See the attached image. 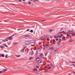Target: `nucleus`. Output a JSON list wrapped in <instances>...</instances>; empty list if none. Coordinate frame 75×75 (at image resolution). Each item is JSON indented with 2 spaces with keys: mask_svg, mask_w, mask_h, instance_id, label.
Segmentation results:
<instances>
[{
  "mask_svg": "<svg viewBox=\"0 0 75 75\" xmlns=\"http://www.w3.org/2000/svg\"><path fill=\"white\" fill-rule=\"evenodd\" d=\"M49 59H51V56H50L49 57Z\"/></svg>",
  "mask_w": 75,
  "mask_h": 75,
  "instance_id": "44",
  "label": "nucleus"
},
{
  "mask_svg": "<svg viewBox=\"0 0 75 75\" xmlns=\"http://www.w3.org/2000/svg\"><path fill=\"white\" fill-rule=\"evenodd\" d=\"M72 31H69L67 32V33H69V34H71V33H72Z\"/></svg>",
  "mask_w": 75,
  "mask_h": 75,
  "instance_id": "15",
  "label": "nucleus"
},
{
  "mask_svg": "<svg viewBox=\"0 0 75 75\" xmlns=\"http://www.w3.org/2000/svg\"><path fill=\"white\" fill-rule=\"evenodd\" d=\"M61 37L60 36L59 37V38H61Z\"/></svg>",
  "mask_w": 75,
  "mask_h": 75,
  "instance_id": "56",
  "label": "nucleus"
},
{
  "mask_svg": "<svg viewBox=\"0 0 75 75\" xmlns=\"http://www.w3.org/2000/svg\"><path fill=\"white\" fill-rule=\"evenodd\" d=\"M61 43V41H60L57 43V44L58 45H60Z\"/></svg>",
  "mask_w": 75,
  "mask_h": 75,
  "instance_id": "7",
  "label": "nucleus"
},
{
  "mask_svg": "<svg viewBox=\"0 0 75 75\" xmlns=\"http://www.w3.org/2000/svg\"><path fill=\"white\" fill-rule=\"evenodd\" d=\"M58 49H55V50H54V52H55V51H57V50H58Z\"/></svg>",
  "mask_w": 75,
  "mask_h": 75,
  "instance_id": "30",
  "label": "nucleus"
},
{
  "mask_svg": "<svg viewBox=\"0 0 75 75\" xmlns=\"http://www.w3.org/2000/svg\"><path fill=\"white\" fill-rule=\"evenodd\" d=\"M62 33H65V32L64 31H63Z\"/></svg>",
  "mask_w": 75,
  "mask_h": 75,
  "instance_id": "64",
  "label": "nucleus"
},
{
  "mask_svg": "<svg viewBox=\"0 0 75 75\" xmlns=\"http://www.w3.org/2000/svg\"><path fill=\"white\" fill-rule=\"evenodd\" d=\"M30 55H33V52L32 51H31L30 52Z\"/></svg>",
  "mask_w": 75,
  "mask_h": 75,
  "instance_id": "11",
  "label": "nucleus"
},
{
  "mask_svg": "<svg viewBox=\"0 0 75 75\" xmlns=\"http://www.w3.org/2000/svg\"><path fill=\"white\" fill-rule=\"evenodd\" d=\"M50 45L48 44H47L45 45V46L46 47H48Z\"/></svg>",
  "mask_w": 75,
  "mask_h": 75,
  "instance_id": "10",
  "label": "nucleus"
},
{
  "mask_svg": "<svg viewBox=\"0 0 75 75\" xmlns=\"http://www.w3.org/2000/svg\"><path fill=\"white\" fill-rule=\"evenodd\" d=\"M20 55H18V56L17 55H16V57H20Z\"/></svg>",
  "mask_w": 75,
  "mask_h": 75,
  "instance_id": "24",
  "label": "nucleus"
},
{
  "mask_svg": "<svg viewBox=\"0 0 75 75\" xmlns=\"http://www.w3.org/2000/svg\"><path fill=\"white\" fill-rule=\"evenodd\" d=\"M47 54V53H46L45 54V56H46Z\"/></svg>",
  "mask_w": 75,
  "mask_h": 75,
  "instance_id": "45",
  "label": "nucleus"
},
{
  "mask_svg": "<svg viewBox=\"0 0 75 75\" xmlns=\"http://www.w3.org/2000/svg\"><path fill=\"white\" fill-rule=\"evenodd\" d=\"M47 67H48V66H45V68H47Z\"/></svg>",
  "mask_w": 75,
  "mask_h": 75,
  "instance_id": "50",
  "label": "nucleus"
},
{
  "mask_svg": "<svg viewBox=\"0 0 75 75\" xmlns=\"http://www.w3.org/2000/svg\"><path fill=\"white\" fill-rule=\"evenodd\" d=\"M29 44H31V43H33V42H34V40H29Z\"/></svg>",
  "mask_w": 75,
  "mask_h": 75,
  "instance_id": "2",
  "label": "nucleus"
},
{
  "mask_svg": "<svg viewBox=\"0 0 75 75\" xmlns=\"http://www.w3.org/2000/svg\"><path fill=\"white\" fill-rule=\"evenodd\" d=\"M2 41H3V42H5L6 41H5V40H2Z\"/></svg>",
  "mask_w": 75,
  "mask_h": 75,
  "instance_id": "35",
  "label": "nucleus"
},
{
  "mask_svg": "<svg viewBox=\"0 0 75 75\" xmlns=\"http://www.w3.org/2000/svg\"><path fill=\"white\" fill-rule=\"evenodd\" d=\"M54 38H57V36H54Z\"/></svg>",
  "mask_w": 75,
  "mask_h": 75,
  "instance_id": "48",
  "label": "nucleus"
},
{
  "mask_svg": "<svg viewBox=\"0 0 75 75\" xmlns=\"http://www.w3.org/2000/svg\"><path fill=\"white\" fill-rule=\"evenodd\" d=\"M36 59H40V58H39V57H38Z\"/></svg>",
  "mask_w": 75,
  "mask_h": 75,
  "instance_id": "55",
  "label": "nucleus"
},
{
  "mask_svg": "<svg viewBox=\"0 0 75 75\" xmlns=\"http://www.w3.org/2000/svg\"><path fill=\"white\" fill-rule=\"evenodd\" d=\"M25 4H27V3H26V2H25Z\"/></svg>",
  "mask_w": 75,
  "mask_h": 75,
  "instance_id": "52",
  "label": "nucleus"
},
{
  "mask_svg": "<svg viewBox=\"0 0 75 75\" xmlns=\"http://www.w3.org/2000/svg\"><path fill=\"white\" fill-rule=\"evenodd\" d=\"M1 57H4V54H1Z\"/></svg>",
  "mask_w": 75,
  "mask_h": 75,
  "instance_id": "19",
  "label": "nucleus"
},
{
  "mask_svg": "<svg viewBox=\"0 0 75 75\" xmlns=\"http://www.w3.org/2000/svg\"><path fill=\"white\" fill-rule=\"evenodd\" d=\"M3 71H7V69H4L3 70Z\"/></svg>",
  "mask_w": 75,
  "mask_h": 75,
  "instance_id": "20",
  "label": "nucleus"
},
{
  "mask_svg": "<svg viewBox=\"0 0 75 75\" xmlns=\"http://www.w3.org/2000/svg\"><path fill=\"white\" fill-rule=\"evenodd\" d=\"M22 1H25V0H22Z\"/></svg>",
  "mask_w": 75,
  "mask_h": 75,
  "instance_id": "63",
  "label": "nucleus"
},
{
  "mask_svg": "<svg viewBox=\"0 0 75 75\" xmlns=\"http://www.w3.org/2000/svg\"><path fill=\"white\" fill-rule=\"evenodd\" d=\"M34 50H36V47H35L34 48Z\"/></svg>",
  "mask_w": 75,
  "mask_h": 75,
  "instance_id": "27",
  "label": "nucleus"
},
{
  "mask_svg": "<svg viewBox=\"0 0 75 75\" xmlns=\"http://www.w3.org/2000/svg\"><path fill=\"white\" fill-rule=\"evenodd\" d=\"M31 2H29L28 4H31Z\"/></svg>",
  "mask_w": 75,
  "mask_h": 75,
  "instance_id": "36",
  "label": "nucleus"
},
{
  "mask_svg": "<svg viewBox=\"0 0 75 75\" xmlns=\"http://www.w3.org/2000/svg\"><path fill=\"white\" fill-rule=\"evenodd\" d=\"M24 49H25V47H24V49H23L22 50L23 52H24Z\"/></svg>",
  "mask_w": 75,
  "mask_h": 75,
  "instance_id": "23",
  "label": "nucleus"
},
{
  "mask_svg": "<svg viewBox=\"0 0 75 75\" xmlns=\"http://www.w3.org/2000/svg\"><path fill=\"white\" fill-rule=\"evenodd\" d=\"M67 37H69V36H70V35L67 34Z\"/></svg>",
  "mask_w": 75,
  "mask_h": 75,
  "instance_id": "28",
  "label": "nucleus"
},
{
  "mask_svg": "<svg viewBox=\"0 0 75 75\" xmlns=\"http://www.w3.org/2000/svg\"><path fill=\"white\" fill-rule=\"evenodd\" d=\"M14 44H17V43H14Z\"/></svg>",
  "mask_w": 75,
  "mask_h": 75,
  "instance_id": "49",
  "label": "nucleus"
},
{
  "mask_svg": "<svg viewBox=\"0 0 75 75\" xmlns=\"http://www.w3.org/2000/svg\"><path fill=\"white\" fill-rule=\"evenodd\" d=\"M0 48H3V47L2 46H1L0 47Z\"/></svg>",
  "mask_w": 75,
  "mask_h": 75,
  "instance_id": "58",
  "label": "nucleus"
},
{
  "mask_svg": "<svg viewBox=\"0 0 75 75\" xmlns=\"http://www.w3.org/2000/svg\"><path fill=\"white\" fill-rule=\"evenodd\" d=\"M62 35H63L62 34H61L60 36V37H62Z\"/></svg>",
  "mask_w": 75,
  "mask_h": 75,
  "instance_id": "26",
  "label": "nucleus"
},
{
  "mask_svg": "<svg viewBox=\"0 0 75 75\" xmlns=\"http://www.w3.org/2000/svg\"><path fill=\"white\" fill-rule=\"evenodd\" d=\"M33 70L34 71H37V69H35V68H34L33 69Z\"/></svg>",
  "mask_w": 75,
  "mask_h": 75,
  "instance_id": "16",
  "label": "nucleus"
},
{
  "mask_svg": "<svg viewBox=\"0 0 75 75\" xmlns=\"http://www.w3.org/2000/svg\"><path fill=\"white\" fill-rule=\"evenodd\" d=\"M73 74H75V71L73 72Z\"/></svg>",
  "mask_w": 75,
  "mask_h": 75,
  "instance_id": "57",
  "label": "nucleus"
},
{
  "mask_svg": "<svg viewBox=\"0 0 75 75\" xmlns=\"http://www.w3.org/2000/svg\"><path fill=\"white\" fill-rule=\"evenodd\" d=\"M53 42H55V39L53 40Z\"/></svg>",
  "mask_w": 75,
  "mask_h": 75,
  "instance_id": "32",
  "label": "nucleus"
},
{
  "mask_svg": "<svg viewBox=\"0 0 75 75\" xmlns=\"http://www.w3.org/2000/svg\"><path fill=\"white\" fill-rule=\"evenodd\" d=\"M38 52V51H37V50L36 51V54H37Z\"/></svg>",
  "mask_w": 75,
  "mask_h": 75,
  "instance_id": "54",
  "label": "nucleus"
},
{
  "mask_svg": "<svg viewBox=\"0 0 75 75\" xmlns=\"http://www.w3.org/2000/svg\"><path fill=\"white\" fill-rule=\"evenodd\" d=\"M44 37H47V36L46 35H45L44 36Z\"/></svg>",
  "mask_w": 75,
  "mask_h": 75,
  "instance_id": "38",
  "label": "nucleus"
},
{
  "mask_svg": "<svg viewBox=\"0 0 75 75\" xmlns=\"http://www.w3.org/2000/svg\"><path fill=\"white\" fill-rule=\"evenodd\" d=\"M47 41H50V39H49V38H47Z\"/></svg>",
  "mask_w": 75,
  "mask_h": 75,
  "instance_id": "33",
  "label": "nucleus"
},
{
  "mask_svg": "<svg viewBox=\"0 0 75 75\" xmlns=\"http://www.w3.org/2000/svg\"><path fill=\"white\" fill-rule=\"evenodd\" d=\"M49 50H53L54 47H51L50 48Z\"/></svg>",
  "mask_w": 75,
  "mask_h": 75,
  "instance_id": "8",
  "label": "nucleus"
},
{
  "mask_svg": "<svg viewBox=\"0 0 75 75\" xmlns=\"http://www.w3.org/2000/svg\"><path fill=\"white\" fill-rule=\"evenodd\" d=\"M5 71H0V74H3V73H4Z\"/></svg>",
  "mask_w": 75,
  "mask_h": 75,
  "instance_id": "13",
  "label": "nucleus"
},
{
  "mask_svg": "<svg viewBox=\"0 0 75 75\" xmlns=\"http://www.w3.org/2000/svg\"><path fill=\"white\" fill-rule=\"evenodd\" d=\"M23 26H24V25H21L20 26H19V27H23Z\"/></svg>",
  "mask_w": 75,
  "mask_h": 75,
  "instance_id": "22",
  "label": "nucleus"
},
{
  "mask_svg": "<svg viewBox=\"0 0 75 75\" xmlns=\"http://www.w3.org/2000/svg\"><path fill=\"white\" fill-rule=\"evenodd\" d=\"M39 44H41V42H39Z\"/></svg>",
  "mask_w": 75,
  "mask_h": 75,
  "instance_id": "41",
  "label": "nucleus"
},
{
  "mask_svg": "<svg viewBox=\"0 0 75 75\" xmlns=\"http://www.w3.org/2000/svg\"><path fill=\"white\" fill-rule=\"evenodd\" d=\"M13 36H14V34L12 36H11V37H13Z\"/></svg>",
  "mask_w": 75,
  "mask_h": 75,
  "instance_id": "34",
  "label": "nucleus"
},
{
  "mask_svg": "<svg viewBox=\"0 0 75 75\" xmlns=\"http://www.w3.org/2000/svg\"><path fill=\"white\" fill-rule=\"evenodd\" d=\"M41 61H42V60L40 59L38 60H37V62L38 63H41Z\"/></svg>",
  "mask_w": 75,
  "mask_h": 75,
  "instance_id": "5",
  "label": "nucleus"
},
{
  "mask_svg": "<svg viewBox=\"0 0 75 75\" xmlns=\"http://www.w3.org/2000/svg\"><path fill=\"white\" fill-rule=\"evenodd\" d=\"M65 37H63L62 38V39H65Z\"/></svg>",
  "mask_w": 75,
  "mask_h": 75,
  "instance_id": "29",
  "label": "nucleus"
},
{
  "mask_svg": "<svg viewBox=\"0 0 75 75\" xmlns=\"http://www.w3.org/2000/svg\"><path fill=\"white\" fill-rule=\"evenodd\" d=\"M30 30L29 29H28L27 30V31H29Z\"/></svg>",
  "mask_w": 75,
  "mask_h": 75,
  "instance_id": "39",
  "label": "nucleus"
},
{
  "mask_svg": "<svg viewBox=\"0 0 75 75\" xmlns=\"http://www.w3.org/2000/svg\"><path fill=\"white\" fill-rule=\"evenodd\" d=\"M20 39H21V37H20L19 38Z\"/></svg>",
  "mask_w": 75,
  "mask_h": 75,
  "instance_id": "60",
  "label": "nucleus"
},
{
  "mask_svg": "<svg viewBox=\"0 0 75 75\" xmlns=\"http://www.w3.org/2000/svg\"><path fill=\"white\" fill-rule=\"evenodd\" d=\"M36 67H38V64H37V65H36Z\"/></svg>",
  "mask_w": 75,
  "mask_h": 75,
  "instance_id": "43",
  "label": "nucleus"
},
{
  "mask_svg": "<svg viewBox=\"0 0 75 75\" xmlns=\"http://www.w3.org/2000/svg\"><path fill=\"white\" fill-rule=\"evenodd\" d=\"M5 40L6 41H8V39H5Z\"/></svg>",
  "mask_w": 75,
  "mask_h": 75,
  "instance_id": "42",
  "label": "nucleus"
},
{
  "mask_svg": "<svg viewBox=\"0 0 75 75\" xmlns=\"http://www.w3.org/2000/svg\"><path fill=\"white\" fill-rule=\"evenodd\" d=\"M43 54H42V53H41L40 54V57L41 58H42V57H43Z\"/></svg>",
  "mask_w": 75,
  "mask_h": 75,
  "instance_id": "6",
  "label": "nucleus"
},
{
  "mask_svg": "<svg viewBox=\"0 0 75 75\" xmlns=\"http://www.w3.org/2000/svg\"><path fill=\"white\" fill-rule=\"evenodd\" d=\"M62 32H59V34H61V33H62Z\"/></svg>",
  "mask_w": 75,
  "mask_h": 75,
  "instance_id": "59",
  "label": "nucleus"
},
{
  "mask_svg": "<svg viewBox=\"0 0 75 75\" xmlns=\"http://www.w3.org/2000/svg\"><path fill=\"white\" fill-rule=\"evenodd\" d=\"M7 38V39H8L9 40H13V37L11 36L8 37Z\"/></svg>",
  "mask_w": 75,
  "mask_h": 75,
  "instance_id": "3",
  "label": "nucleus"
},
{
  "mask_svg": "<svg viewBox=\"0 0 75 75\" xmlns=\"http://www.w3.org/2000/svg\"><path fill=\"white\" fill-rule=\"evenodd\" d=\"M71 62V63H75V62Z\"/></svg>",
  "mask_w": 75,
  "mask_h": 75,
  "instance_id": "31",
  "label": "nucleus"
},
{
  "mask_svg": "<svg viewBox=\"0 0 75 75\" xmlns=\"http://www.w3.org/2000/svg\"><path fill=\"white\" fill-rule=\"evenodd\" d=\"M58 40H59V39L57 38H56V39H55L56 41H58Z\"/></svg>",
  "mask_w": 75,
  "mask_h": 75,
  "instance_id": "21",
  "label": "nucleus"
},
{
  "mask_svg": "<svg viewBox=\"0 0 75 75\" xmlns=\"http://www.w3.org/2000/svg\"><path fill=\"white\" fill-rule=\"evenodd\" d=\"M75 35V33H74V34H73L72 35V36L74 35Z\"/></svg>",
  "mask_w": 75,
  "mask_h": 75,
  "instance_id": "46",
  "label": "nucleus"
},
{
  "mask_svg": "<svg viewBox=\"0 0 75 75\" xmlns=\"http://www.w3.org/2000/svg\"><path fill=\"white\" fill-rule=\"evenodd\" d=\"M33 1H36V2L38 1L37 0H33Z\"/></svg>",
  "mask_w": 75,
  "mask_h": 75,
  "instance_id": "25",
  "label": "nucleus"
},
{
  "mask_svg": "<svg viewBox=\"0 0 75 75\" xmlns=\"http://www.w3.org/2000/svg\"><path fill=\"white\" fill-rule=\"evenodd\" d=\"M32 59V57H30V58H29V60L31 59Z\"/></svg>",
  "mask_w": 75,
  "mask_h": 75,
  "instance_id": "40",
  "label": "nucleus"
},
{
  "mask_svg": "<svg viewBox=\"0 0 75 75\" xmlns=\"http://www.w3.org/2000/svg\"><path fill=\"white\" fill-rule=\"evenodd\" d=\"M44 65H46V63H45Z\"/></svg>",
  "mask_w": 75,
  "mask_h": 75,
  "instance_id": "53",
  "label": "nucleus"
},
{
  "mask_svg": "<svg viewBox=\"0 0 75 75\" xmlns=\"http://www.w3.org/2000/svg\"><path fill=\"white\" fill-rule=\"evenodd\" d=\"M25 44H26V45L30 44V43H29V41H25Z\"/></svg>",
  "mask_w": 75,
  "mask_h": 75,
  "instance_id": "4",
  "label": "nucleus"
},
{
  "mask_svg": "<svg viewBox=\"0 0 75 75\" xmlns=\"http://www.w3.org/2000/svg\"><path fill=\"white\" fill-rule=\"evenodd\" d=\"M73 66H74V68H75V65L74 64H73Z\"/></svg>",
  "mask_w": 75,
  "mask_h": 75,
  "instance_id": "47",
  "label": "nucleus"
},
{
  "mask_svg": "<svg viewBox=\"0 0 75 75\" xmlns=\"http://www.w3.org/2000/svg\"><path fill=\"white\" fill-rule=\"evenodd\" d=\"M46 21V20H42V21Z\"/></svg>",
  "mask_w": 75,
  "mask_h": 75,
  "instance_id": "51",
  "label": "nucleus"
},
{
  "mask_svg": "<svg viewBox=\"0 0 75 75\" xmlns=\"http://www.w3.org/2000/svg\"><path fill=\"white\" fill-rule=\"evenodd\" d=\"M24 38L25 39H28V38H30V36L28 35H26L24 36Z\"/></svg>",
  "mask_w": 75,
  "mask_h": 75,
  "instance_id": "1",
  "label": "nucleus"
},
{
  "mask_svg": "<svg viewBox=\"0 0 75 75\" xmlns=\"http://www.w3.org/2000/svg\"><path fill=\"white\" fill-rule=\"evenodd\" d=\"M50 65L51 67H54V65L52 64V63H50Z\"/></svg>",
  "mask_w": 75,
  "mask_h": 75,
  "instance_id": "12",
  "label": "nucleus"
},
{
  "mask_svg": "<svg viewBox=\"0 0 75 75\" xmlns=\"http://www.w3.org/2000/svg\"><path fill=\"white\" fill-rule=\"evenodd\" d=\"M31 1H34V0H31Z\"/></svg>",
  "mask_w": 75,
  "mask_h": 75,
  "instance_id": "62",
  "label": "nucleus"
},
{
  "mask_svg": "<svg viewBox=\"0 0 75 75\" xmlns=\"http://www.w3.org/2000/svg\"><path fill=\"white\" fill-rule=\"evenodd\" d=\"M30 33H33V30H31L30 31Z\"/></svg>",
  "mask_w": 75,
  "mask_h": 75,
  "instance_id": "18",
  "label": "nucleus"
},
{
  "mask_svg": "<svg viewBox=\"0 0 75 75\" xmlns=\"http://www.w3.org/2000/svg\"><path fill=\"white\" fill-rule=\"evenodd\" d=\"M3 45H4L5 47H8L7 45H6V44H3Z\"/></svg>",
  "mask_w": 75,
  "mask_h": 75,
  "instance_id": "17",
  "label": "nucleus"
},
{
  "mask_svg": "<svg viewBox=\"0 0 75 75\" xmlns=\"http://www.w3.org/2000/svg\"><path fill=\"white\" fill-rule=\"evenodd\" d=\"M7 54L5 56V58H7Z\"/></svg>",
  "mask_w": 75,
  "mask_h": 75,
  "instance_id": "37",
  "label": "nucleus"
},
{
  "mask_svg": "<svg viewBox=\"0 0 75 75\" xmlns=\"http://www.w3.org/2000/svg\"><path fill=\"white\" fill-rule=\"evenodd\" d=\"M72 41H73V40H72V39L70 38L69 39V42H71Z\"/></svg>",
  "mask_w": 75,
  "mask_h": 75,
  "instance_id": "9",
  "label": "nucleus"
},
{
  "mask_svg": "<svg viewBox=\"0 0 75 75\" xmlns=\"http://www.w3.org/2000/svg\"><path fill=\"white\" fill-rule=\"evenodd\" d=\"M1 57V54H0V57Z\"/></svg>",
  "mask_w": 75,
  "mask_h": 75,
  "instance_id": "61",
  "label": "nucleus"
},
{
  "mask_svg": "<svg viewBox=\"0 0 75 75\" xmlns=\"http://www.w3.org/2000/svg\"><path fill=\"white\" fill-rule=\"evenodd\" d=\"M53 31V30H49V32H50V33H51Z\"/></svg>",
  "mask_w": 75,
  "mask_h": 75,
  "instance_id": "14",
  "label": "nucleus"
}]
</instances>
